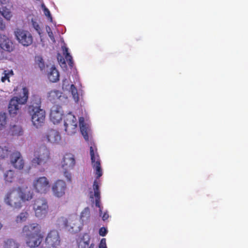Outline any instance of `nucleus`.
<instances>
[{"mask_svg":"<svg viewBox=\"0 0 248 248\" xmlns=\"http://www.w3.org/2000/svg\"><path fill=\"white\" fill-rule=\"evenodd\" d=\"M62 114L61 107L58 105H54L51 108L50 119L56 124L59 123L62 120Z\"/></svg>","mask_w":248,"mask_h":248,"instance_id":"16","label":"nucleus"},{"mask_svg":"<svg viewBox=\"0 0 248 248\" xmlns=\"http://www.w3.org/2000/svg\"><path fill=\"white\" fill-rule=\"evenodd\" d=\"M14 34L16 39L24 46H28L33 42L32 36L28 31L17 28L14 31Z\"/></svg>","mask_w":248,"mask_h":248,"instance_id":"7","label":"nucleus"},{"mask_svg":"<svg viewBox=\"0 0 248 248\" xmlns=\"http://www.w3.org/2000/svg\"><path fill=\"white\" fill-rule=\"evenodd\" d=\"M94 196L95 198V206L99 208V213L101 214L102 213V207L101 206L100 191H94Z\"/></svg>","mask_w":248,"mask_h":248,"instance_id":"27","label":"nucleus"},{"mask_svg":"<svg viewBox=\"0 0 248 248\" xmlns=\"http://www.w3.org/2000/svg\"><path fill=\"white\" fill-rule=\"evenodd\" d=\"M0 14L4 17L7 20H10L12 16V14L10 9L6 7V6H3L0 8Z\"/></svg>","mask_w":248,"mask_h":248,"instance_id":"22","label":"nucleus"},{"mask_svg":"<svg viewBox=\"0 0 248 248\" xmlns=\"http://www.w3.org/2000/svg\"><path fill=\"white\" fill-rule=\"evenodd\" d=\"M16 174L13 170H8L4 174V179L6 183H12L16 177Z\"/></svg>","mask_w":248,"mask_h":248,"instance_id":"20","label":"nucleus"},{"mask_svg":"<svg viewBox=\"0 0 248 248\" xmlns=\"http://www.w3.org/2000/svg\"><path fill=\"white\" fill-rule=\"evenodd\" d=\"M81 119H82L83 122L84 121V119L83 118H80L79 119L80 131L85 140L86 141H89V136L87 132V128L84 124L83 123H82Z\"/></svg>","mask_w":248,"mask_h":248,"instance_id":"24","label":"nucleus"},{"mask_svg":"<svg viewBox=\"0 0 248 248\" xmlns=\"http://www.w3.org/2000/svg\"><path fill=\"white\" fill-rule=\"evenodd\" d=\"M32 186L36 192L46 194L50 189V183L46 177L42 176L34 180Z\"/></svg>","mask_w":248,"mask_h":248,"instance_id":"8","label":"nucleus"},{"mask_svg":"<svg viewBox=\"0 0 248 248\" xmlns=\"http://www.w3.org/2000/svg\"><path fill=\"white\" fill-rule=\"evenodd\" d=\"M29 97V91L26 87L22 88V93L18 96L13 97L8 105L10 115L14 117L20 112L21 106L26 104Z\"/></svg>","mask_w":248,"mask_h":248,"instance_id":"3","label":"nucleus"},{"mask_svg":"<svg viewBox=\"0 0 248 248\" xmlns=\"http://www.w3.org/2000/svg\"><path fill=\"white\" fill-rule=\"evenodd\" d=\"M6 26L5 23H4L3 19L0 16V30L1 31H3L5 29Z\"/></svg>","mask_w":248,"mask_h":248,"instance_id":"45","label":"nucleus"},{"mask_svg":"<svg viewBox=\"0 0 248 248\" xmlns=\"http://www.w3.org/2000/svg\"><path fill=\"white\" fill-rule=\"evenodd\" d=\"M62 63H63V64H65V61L64 59L62 60Z\"/></svg>","mask_w":248,"mask_h":248,"instance_id":"49","label":"nucleus"},{"mask_svg":"<svg viewBox=\"0 0 248 248\" xmlns=\"http://www.w3.org/2000/svg\"><path fill=\"white\" fill-rule=\"evenodd\" d=\"M96 149L93 147H90V153L93 168L95 170V174L97 175L96 179H99L102 175V170L101 168V164L99 155H95Z\"/></svg>","mask_w":248,"mask_h":248,"instance_id":"9","label":"nucleus"},{"mask_svg":"<svg viewBox=\"0 0 248 248\" xmlns=\"http://www.w3.org/2000/svg\"><path fill=\"white\" fill-rule=\"evenodd\" d=\"M61 163L62 169L72 170L76 164L74 155L71 153L66 154L64 155Z\"/></svg>","mask_w":248,"mask_h":248,"instance_id":"15","label":"nucleus"},{"mask_svg":"<svg viewBox=\"0 0 248 248\" xmlns=\"http://www.w3.org/2000/svg\"><path fill=\"white\" fill-rule=\"evenodd\" d=\"M47 34L50 39L53 41L55 42V38L53 35V33L52 31H51V29L49 27H48V30H47Z\"/></svg>","mask_w":248,"mask_h":248,"instance_id":"41","label":"nucleus"},{"mask_svg":"<svg viewBox=\"0 0 248 248\" xmlns=\"http://www.w3.org/2000/svg\"><path fill=\"white\" fill-rule=\"evenodd\" d=\"M17 189L19 193L21 203L22 202L29 201L33 198V192L29 189L27 187L23 188L18 186L17 187Z\"/></svg>","mask_w":248,"mask_h":248,"instance_id":"18","label":"nucleus"},{"mask_svg":"<svg viewBox=\"0 0 248 248\" xmlns=\"http://www.w3.org/2000/svg\"><path fill=\"white\" fill-rule=\"evenodd\" d=\"M63 54L65 56H67V54H70V53L68 52V49L67 47H64L63 48Z\"/></svg>","mask_w":248,"mask_h":248,"instance_id":"47","label":"nucleus"},{"mask_svg":"<svg viewBox=\"0 0 248 248\" xmlns=\"http://www.w3.org/2000/svg\"><path fill=\"white\" fill-rule=\"evenodd\" d=\"M69 86V82L68 80L65 78L62 80V89L63 90L64 89H67V87Z\"/></svg>","mask_w":248,"mask_h":248,"instance_id":"44","label":"nucleus"},{"mask_svg":"<svg viewBox=\"0 0 248 248\" xmlns=\"http://www.w3.org/2000/svg\"><path fill=\"white\" fill-rule=\"evenodd\" d=\"M61 92L58 90H52L48 93V97L50 101H54L61 96Z\"/></svg>","mask_w":248,"mask_h":248,"instance_id":"25","label":"nucleus"},{"mask_svg":"<svg viewBox=\"0 0 248 248\" xmlns=\"http://www.w3.org/2000/svg\"><path fill=\"white\" fill-rule=\"evenodd\" d=\"M88 248H93L92 247V245H91V246L90 247H89Z\"/></svg>","mask_w":248,"mask_h":248,"instance_id":"50","label":"nucleus"},{"mask_svg":"<svg viewBox=\"0 0 248 248\" xmlns=\"http://www.w3.org/2000/svg\"><path fill=\"white\" fill-rule=\"evenodd\" d=\"M99 248H107V245H106V240L105 238H102L100 242Z\"/></svg>","mask_w":248,"mask_h":248,"instance_id":"39","label":"nucleus"},{"mask_svg":"<svg viewBox=\"0 0 248 248\" xmlns=\"http://www.w3.org/2000/svg\"><path fill=\"white\" fill-rule=\"evenodd\" d=\"M23 131L22 128L20 126H14L12 129V135L20 136L23 134Z\"/></svg>","mask_w":248,"mask_h":248,"instance_id":"32","label":"nucleus"},{"mask_svg":"<svg viewBox=\"0 0 248 248\" xmlns=\"http://www.w3.org/2000/svg\"><path fill=\"white\" fill-rule=\"evenodd\" d=\"M44 141L53 144H58L61 140V136L58 131L54 129H49L42 136Z\"/></svg>","mask_w":248,"mask_h":248,"instance_id":"12","label":"nucleus"},{"mask_svg":"<svg viewBox=\"0 0 248 248\" xmlns=\"http://www.w3.org/2000/svg\"><path fill=\"white\" fill-rule=\"evenodd\" d=\"M93 188L94 192V191H99V186L97 180H94L93 184Z\"/></svg>","mask_w":248,"mask_h":248,"instance_id":"43","label":"nucleus"},{"mask_svg":"<svg viewBox=\"0 0 248 248\" xmlns=\"http://www.w3.org/2000/svg\"><path fill=\"white\" fill-rule=\"evenodd\" d=\"M29 217V214L27 212H23L20 213L17 216L16 219V221L17 223H22L26 221Z\"/></svg>","mask_w":248,"mask_h":248,"instance_id":"26","label":"nucleus"},{"mask_svg":"<svg viewBox=\"0 0 248 248\" xmlns=\"http://www.w3.org/2000/svg\"><path fill=\"white\" fill-rule=\"evenodd\" d=\"M22 232L25 236L26 243L28 247H37L42 242L43 235L41 233V227L39 224L32 223L25 225Z\"/></svg>","mask_w":248,"mask_h":248,"instance_id":"1","label":"nucleus"},{"mask_svg":"<svg viewBox=\"0 0 248 248\" xmlns=\"http://www.w3.org/2000/svg\"><path fill=\"white\" fill-rule=\"evenodd\" d=\"M107 233V230L105 227H102L99 229V233L100 235L104 236Z\"/></svg>","mask_w":248,"mask_h":248,"instance_id":"40","label":"nucleus"},{"mask_svg":"<svg viewBox=\"0 0 248 248\" xmlns=\"http://www.w3.org/2000/svg\"><path fill=\"white\" fill-rule=\"evenodd\" d=\"M37 62L39 67L40 68L41 70H43L45 67V63L43 59L41 57H38Z\"/></svg>","mask_w":248,"mask_h":248,"instance_id":"37","label":"nucleus"},{"mask_svg":"<svg viewBox=\"0 0 248 248\" xmlns=\"http://www.w3.org/2000/svg\"><path fill=\"white\" fill-rule=\"evenodd\" d=\"M65 58L68 63V65L70 67H72L74 64L72 57L70 55V54H67V56H65Z\"/></svg>","mask_w":248,"mask_h":248,"instance_id":"36","label":"nucleus"},{"mask_svg":"<svg viewBox=\"0 0 248 248\" xmlns=\"http://www.w3.org/2000/svg\"><path fill=\"white\" fill-rule=\"evenodd\" d=\"M0 47L5 51L11 52L14 46L12 41L6 35L0 33Z\"/></svg>","mask_w":248,"mask_h":248,"instance_id":"17","label":"nucleus"},{"mask_svg":"<svg viewBox=\"0 0 248 248\" xmlns=\"http://www.w3.org/2000/svg\"><path fill=\"white\" fill-rule=\"evenodd\" d=\"M70 169H63V175L66 178L67 182H71L72 174L70 172Z\"/></svg>","mask_w":248,"mask_h":248,"instance_id":"35","label":"nucleus"},{"mask_svg":"<svg viewBox=\"0 0 248 248\" xmlns=\"http://www.w3.org/2000/svg\"><path fill=\"white\" fill-rule=\"evenodd\" d=\"M0 3L1 7H3V6H6V7L11 6L9 0H0Z\"/></svg>","mask_w":248,"mask_h":248,"instance_id":"38","label":"nucleus"},{"mask_svg":"<svg viewBox=\"0 0 248 248\" xmlns=\"http://www.w3.org/2000/svg\"><path fill=\"white\" fill-rule=\"evenodd\" d=\"M33 210L36 217L44 218L47 215L48 206L46 199L39 198L35 200L33 205Z\"/></svg>","mask_w":248,"mask_h":248,"instance_id":"6","label":"nucleus"},{"mask_svg":"<svg viewBox=\"0 0 248 248\" xmlns=\"http://www.w3.org/2000/svg\"><path fill=\"white\" fill-rule=\"evenodd\" d=\"M90 217V210L89 208L86 207L84 209L80 214V219L82 221L87 220Z\"/></svg>","mask_w":248,"mask_h":248,"instance_id":"30","label":"nucleus"},{"mask_svg":"<svg viewBox=\"0 0 248 248\" xmlns=\"http://www.w3.org/2000/svg\"><path fill=\"white\" fill-rule=\"evenodd\" d=\"M48 78L50 81L56 82L59 80L60 74L55 66H52L48 73Z\"/></svg>","mask_w":248,"mask_h":248,"instance_id":"19","label":"nucleus"},{"mask_svg":"<svg viewBox=\"0 0 248 248\" xmlns=\"http://www.w3.org/2000/svg\"><path fill=\"white\" fill-rule=\"evenodd\" d=\"M65 130L68 134L75 133L77 127V119L71 113L67 114L64 118Z\"/></svg>","mask_w":248,"mask_h":248,"instance_id":"10","label":"nucleus"},{"mask_svg":"<svg viewBox=\"0 0 248 248\" xmlns=\"http://www.w3.org/2000/svg\"><path fill=\"white\" fill-rule=\"evenodd\" d=\"M108 217H109V215L107 212H105L103 214V215L102 216V219L104 221H105L106 220L108 219Z\"/></svg>","mask_w":248,"mask_h":248,"instance_id":"46","label":"nucleus"},{"mask_svg":"<svg viewBox=\"0 0 248 248\" xmlns=\"http://www.w3.org/2000/svg\"><path fill=\"white\" fill-rule=\"evenodd\" d=\"M66 189V183L62 180H57L52 186L53 195L58 198H61L64 195Z\"/></svg>","mask_w":248,"mask_h":248,"instance_id":"14","label":"nucleus"},{"mask_svg":"<svg viewBox=\"0 0 248 248\" xmlns=\"http://www.w3.org/2000/svg\"><path fill=\"white\" fill-rule=\"evenodd\" d=\"M4 201L6 204L14 208L19 209L22 207L21 198L17 188L10 189L6 193Z\"/></svg>","mask_w":248,"mask_h":248,"instance_id":"5","label":"nucleus"},{"mask_svg":"<svg viewBox=\"0 0 248 248\" xmlns=\"http://www.w3.org/2000/svg\"><path fill=\"white\" fill-rule=\"evenodd\" d=\"M34 157L31 160L32 165L46 166L50 160V152L46 146H41L35 152Z\"/></svg>","mask_w":248,"mask_h":248,"instance_id":"4","label":"nucleus"},{"mask_svg":"<svg viewBox=\"0 0 248 248\" xmlns=\"http://www.w3.org/2000/svg\"><path fill=\"white\" fill-rule=\"evenodd\" d=\"M44 12L45 15L46 16H47L48 18H49L51 20H52V18L51 17V16L50 12L49 10L47 8H46V7H45V8L44 9Z\"/></svg>","mask_w":248,"mask_h":248,"instance_id":"42","label":"nucleus"},{"mask_svg":"<svg viewBox=\"0 0 248 248\" xmlns=\"http://www.w3.org/2000/svg\"><path fill=\"white\" fill-rule=\"evenodd\" d=\"M93 146H92V145H91V146H90V147L92 146V147H93V148H94H94H96V149H97L96 147L94 146V144H93ZM96 154H97V155H98V153H97V151H96V152H95V155H96Z\"/></svg>","mask_w":248,"mask_h":248,"instance_id":"48","label":"nucleus"},{"mask_svg":"<svg viewBox=\"0 0 248 248\" xmlns=\"http://www.w3.org/2000/svg\"><path fill=\"white\" fill-rule=\"evenodd\" d=\"M19 244L13 239H7L4 241L3 248H19Z\"/></svg>","mask_w":248,"mask_h":248,"instance_id":"21","label":"nucleus"},{"mask_svg":"<svg viewBox=\"0 0 248 248\" xmlns=\"http://www.w3.org/2000/svg\"><path fill=\"white\" fill-rule=\"evenodd\" d=\"M4 76L1 77V80L2 82H4L6 80L9 81V75H13V71L11 70L10 71L4 70L3 72Z\"/></svg>","mask_w":248,"mask_h":248,"instance_id":"33","label":"nucleus"},{"mask_svg":"<svg viewBox=\"0 0 248 248\" xmlns=\"http://www.w3.org/2000/svg\"><path fill=\"white\" fill-rule=\"evenodd\" d=\"M10 161L12 165L17 170H21L24 166V161L19 152L15 151L10 155Z\"/></svg>","mask_w":248,"mask_h":248,"instance_id":"13","label":"nucleus"},{"mask_svg":"<svg viewBox=\"0 0 248 248\" xmlns=\"http://www.w3.org/2000/svg\"><path fill=\"white\" fill-rule=\"evenodd\" d=\"M11 150L8 146H0V159H3L5 158H7Z\"/></svg>","mask_w":248,"mask_h":248,"instance_id":"23","label":"nucleus"},{"mask_svg":"<svg viewBox=\"0 0 248 248\" xmlns=\"http://www.w3.org/2000/svg\"><path fill=\"white\" fill-rule=\"evenodd\" d=\"M60 237L56 230L50 231L46 238L45 243L48 248H55L60 244Z\"/></svg>","mask_w":248,"mask_h":248,"instance_id":"11","label":"nucleus"},{"mask_svg":"<svg viewBox=\"0 0 248 248\" xmlns=\"http://www.w3.org/2000/svg\"><path fill=\"white\" fill-rule=\"evenodd\" d=\"M41 105L40 98L38 96H32L28 107V112L31 116L33 124L36 127L43 125L46 118L45 111L41 108Z\"/></svg>","mask_w":248,"mask_h":248,"instance_id":"2","label":"nucleus"},{"mask_svg":"<svg viewBox=\"0 0 248 248\" xmlns=\"http://www.w3.org/2000/svg\"><path fill=\"white\" fill-rule=\"evenodd\" d=\"M58 221L59 224L63 225L64 227L68 228L69 227H70V228L74 231L75 226L69 225L68 219L66 217H62L58 219ZM73 225L75 226V223H73Z\"/></svg>","mask_w":248,"mask_h":248,"instance_id":"29","label":"nucleus"},{"mask_svg":"<svg viewBox=\"0 0 248 248\" xmlns=\"http://www.w3.org/2000/svg\"><path fill=\"white\" fill-rule=\"evenodd\" d=\"M70 92L75 101L78 102L79 100L78 90L74 84H71L70 86Z\"/></svg>","mask_w":248,"mask_h":248,"instance_id":"31","label":"nucleus"},{"mask_svg":"<svg viewBox=\"0 0 248 248\" xmlns=\"http://www.w3.org/2000/svg\"><path fill=\"white\" fill-rule=\"evenodd\" d=\"M7 118L5 112H0V129L4 128L7 124Z\"/></svg>","mask_w":248,"mask_h":248,"instance_id":"28","label":"nucleus"},{"mask_svg":"<svg viewBox=\"0 0 248 248\" xmlns=\"http://www.w3.org/2000/svg\"><path fill=\"white\" fill-rule=\"evenodd\" d=\"M88 236V240L85 241L84 240H81L78 243V248H88L89 245V236Z\"/></svg>","mask_w":248,"mask_h":248,"instance_id":"34","label":"nucleus"}]
</instances>
